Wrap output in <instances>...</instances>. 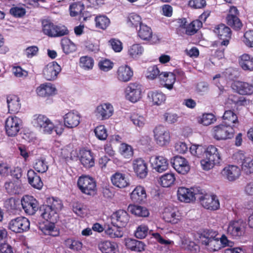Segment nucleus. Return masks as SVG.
<instances>
[{"mask_svg":"<svg viewBox=\"0 0 253 253\" xmlns=\"http://www.w3.org/2000/svg\"><path fill=\"white\" fill-rule=\"evenodd\" d=\"M47 205H44L41 208V216L46 220L51 222L56 221L58 213L62 208L61 201L53 197L47 199Z\"/></svg>","mask_w":253,"mask_h":253,"instance_id":"1","label":"nucleus"},{"mask_svg":"<svg viewBox=\"0 0 253 253\" xmlns=\"http://www.w3.org/2000/svg\"><path fill=\"white\" fill-rule=\"evenodd\" d=\"M41 23L42 32L49 37H60L69 34V30L66 26L57 25L49 19H43Z\"/></svg>","mask_w":253,"mask_h":253,"instance_id":"2","label":"nucleus"},{"mask_svg":"<svg viewBox=\"0 0 253 253\" xmlns=\"http://www.w3.org/2000/svg\"><path fill=\"white\" fill-rule=\"evenodd\" d=\"M217 235V232L212 230L205 231L201 235V242L206 250L210 252H216L221 249Z\"/></svg>","mask_w":253,"mask_h":253,"instance_id":"3","label":"nucleus"},{"mask_svg":"<svg viewBox=\"0 0 253 253\" xmlns=\"http://www.w3.org/2000/svg\"><path fill=\"white\" fill-rule=\"evenodd\" d=\"M197 199L200 201L202 206L211 211L218 210L220 207L219 200L216 195L207 193L206 191L200 189L199 195L197 194Z\"/></svg>","mask_w":253,"mask_h":253,"instance_id":"4","label":"nucleus"},{"mask_svg":"<svg viewBox=\"0 0 253 253\" xmlns=\"http://www.w3.org/2000/svg\"><path fill=\"white\" fill-rule=\"evenodd\" d=\"M32 123L35 127L44 134H51L54 126L46 116L36 114L33 116Z\"/></svg>","mask_w":253,"mask_h":253,"instance_id":"5","label":"nucleus"},{"mask_svg":"<svg viewBox=\"0 0 253 253\" xmlns=\"http://www.w3.org/2000/svg\"><path fill=\"white\" fill-rule=\"evenodd\" d=\"M78 186L81 191L86 195L94 196L97 188L95 180L88 175H82L78 180Z\"/></svg>","mask_w":253,"mask_h":253,"instance_id":"6","label":"nucleus"},{"mask_svg":"<svg viewBox=\"0 0 253 253\" xmlns=\"http://www.w3.org/2000/svg\"><path fill=\"white\" fill-rule=\"evenodd\" d=\"M234 128L232 126L221 124L213 128L212 135L216 140H226L232 138L234 136Z\"/></svg>","mask_w":253,"mask_h":253,"instance_id":"7","label":"nucleus"},{"mask_svg":"<svg viewBox=\"0 0 253 253\" xmlns=\"http://www.w3.org/2000/svg\"><path fill=\"white\" fill-rule=\"evenodd\" d=\"M239 15L237 8L235 6H231L226 17V24L235 31H239L243 27L242 22L239 17Z\"/></svg>","mask_w":253,"mask_h":253,"instance_id":"8","label":"nucleus"},{"mask_svg":"<svg viewBox=\"0 0 253 253\" xmlns=\"http://www.w3.org/2000/svg\"><path fill=\"white\" fill-rule=\"evenodd\" d=\"M234 159L241 164L242 170L247 174L253 173V158L246 156L241 151L236 152L233 155Z\"/></svg>","mask_w":253,"mask_h":253,"instance_id":"9","label":"nucleus"},{"mask_svg":"<svg viewBox=\"0 0 253 253\" xmlns=\"http://www.w3.org/2000/svg\"><path fill=\"white\" fill-rule=\"evenodd\" d=\"M201 188L188 189L184 187H179L177 191L178 200L182 202L189 203L197 199V194L199 195Z\"/></svg>","mask_w":253,"mask_h":253,"instance_id":"10","label":"nucleus"},{"mask_svg":"<svg viewBox=\"0 0 253 253\" xmlns=\"http://www.w3.org/2000/svg\"><path fill=\"white\" fill-rule=\"evenodd\" d=\"M8 228L15 233H23L30 228V221L26 217L20 216L11 219L8 223Z\"/></svg>","mask_w":253,"mask_h":253,"instance_id":"11","label":"nucleus"},{"mask_svg":"<svg viewBox=\"0 0 253 253\" xmlns=\"http://www.w3.org/2000/svg\"><path fill=\"white\" fill-rule=\"evenodd\" d=\"M245 229V224L243 220H233L228 223L227 233L233 238H238L244 234Z\"/></svg>","mask_w":253,"mask_h":253,"instance_id":"12","label":"nucleus"},{"mask_svg":"<svg viewBox=\"0 0 253 253\" xmlns=\"http://www.w3.org/2000/svg\"><path fill=\"white\" fill-rule=\"evenodd\" d=\"M213 32L217 37L222 40L220 45L224 46L228 45L232 35L231 30L228 26L224 24H219L215 26Z\"/></svg>","mask_w":253,"mask_h":253,"instance_id":"13","label":"nucleus"},{"mask_svg":"<svg viewBox=\"0 0 253 253\" xmlns=\"http://www.w3.org/2000/svg\"><path fill=\"white\" fill-rule=\"evenodd\" d=\"M22 121L16 116H10L5 121V129L6 134L9 136H15L19 131Z\"/></svg>","mask_w":253,"mask_h":253,"instance_id":"14","label":"nucleus"},{"mask_svg":"<svg viewBox=\"0 0 253 253\" xmlns=\"http://www.w3.org/2000/svg\"><path fill=\"white\" fill-rule=\"evenodd\" d=\"M142 87L139 84L130 83L126 89V97L132 102H136L142 96Z\"/></svg>","mask_w":253,"mask_h":253,"instance_id":"15","label":"nucleus"},{"mask_svg":"<svg viewBox=\"0 0 253 253\" xmlns=\"http://www.w3.org/2000/svg\"><path fill=\"white\" fill-rule=\"evenodd\" d=\"M154 138L156 143L163 146L169 144L170 140L169 131L163 126H158L154 129Z\"/></svg>","mask_w":253,"mask_h":253,"instance_id":"16","label":"nucleus"},{"mask_svg":"<svg viewBox=\"0 0 253 253\" xmlns=\"http://www.w3.org/2000/svg\"><path fill=\"white\" fill-rule=\"evenodd\" d=\"M21 205L25 212L29 215L34 214L39 209L38 201L31 196H24L21 200Z\"/></svg>","mask_w":253,"mask_h":253,"instance_id":"17","label":"nucleus"},{"mask_svg":"<svg viewBox=\"0 0 253 253\" xmlns=\"http://www.w3.org/2000/svg\"><path fill=\"white\" fill-rule=\"evenodd\" d=\"M129 219V217L128 213L124 210H119L113 213L111 216L112 224L122 228L126 225Z\"/></svg>","mask_w":253,"mask_h":253,"instance_id":"18","label":"nucleus"},{"mask_svg":"<svg viewBox=\"0 0 253 253\" xmlns=\"http://www.w3.org/2000/svg\"><path fill=\"white\" fill-rule=\"evenodd\" d=\"M95 113L96 116L101 120H107L113 114L114 108L110 103H103L97 106Z\"/></svg>","mask_w":253,"mask_h":253,"instance_id":"19","label":"nucleus"},{"mask_svg":"<svg viewBox=\"0 0 253 253\" xmlns=\"http://www.w3.org/2000/svg\"><path fill=\"white\" fill-rule=\"evenodd\" d=\"M171 164L173 168L179 173L185 174L190 170V166L188 161L182 157H174L172 161H171Z\"/></svg>","mask_w":253,"mask_h":253,"instance_id":"20","label":"nucleus"},{"mask_svg":"<svg viewBox=\"0 0 253 253\" xmlns=\"http://www.w3.org/2000/svg\"><path fill=\"white\" fill-rule=\"evenodd\" d=\"M117 78L121 82H127L130 80L133 76L132 69L127 64H121L118 68Z\"/></svg>","mask_w":253,"mask_h":253,"instance_id":"21","label":"nucleus"},{"mask_svg":"<svg viewBox=\"0 0 253 253\" xmlns=\"http://www.w3.org/2000/svg\"><path fill=\"white\" fill-rule=\"evenodd\" d=\"M80 115L77 112L70 111L64 116V124L65 127L72 128L77 126L80 122Z\"/></svg>","mask_w":253,"mask_h":253,"instance_id":"22","label":"nucleus"},{"mask_svg":"<svg viewBox=\"0 0 253 253\" xmlns=\"http://www.w3.org/2000/svg\"><path fill=\"white\" fill-rule=\"evenodd\" d=\"M150 162L153 169L159 172H162L168 168V162L163 156H152Z\"/></svg>","mask_w":253,"mask_h":253,"instance_id":"23","label":"nucleus"},{"mask_svg":"<svg viewBox=\"0 0 253 253\" xmlns=\"http://www.w3.org/2000/svg\"><path fill=\"white\" fill-rule=\"evenodd\" d=\"M132 167L134 172L139 178H144L147 175V165L143 159L138 158L134 160L132 162Z\"/></svg>","mask_w":253,"mask_h":253,"instance_id":"24","label":"nucleus"},{"mask_svg":"<svg viewBox=\"0 0 253 253\" xmlns=\"http://www.w3.org/2000/svg\"><path fill=\"white\" fill-rule=\"evenodd\" d=\"M61 70L59 64H47L43 70V75L47 80L52 81L56 79Z\"/></svg>","mask_w":253,"mask_h":253,"instance_id":"25","label":"nucleus"},{"mask_svg":"<svg viewBox=\"0 0 253 253\" xmlns=\"http://www.w3.org/2000/svg\"><path fill=\"white\" fill-rule=\"evenodd\" d=\"M163 218L168 222L176 224L182 219V215L176 209L166 208L163 213Z\"/></svg>","mask_w":253,"mask_h":253,"instance_id":"26","label":"nucleus"},{"mask_svg":"<svg viewBox=\"0 0 253 253\" xmlns=\"http://www.w3.org/2000/svg\"><path fill=\"white\" fill-rule=\"evenodd\" d=\"M79 155L80 162L84 167L90 168L94 165L93 154L90 150L82 149Z\"/></svg>","mask_w":253,"mask_h":253,"instance_id":"27","label":"nucleus"},{"mask_svg":"<svg viewBox=\"0 0 253 253\" xmlns=\"http://www.w3.org/2000/svg\"><path fill=\"white\" fill-rule=\"evenodd\" d=\"M147 98L152 105L156 106L162 105L166 100L165 94L157 90L149 91L147 93Z\"/></svg>","mask_w":253,"mask_h":253,"instance_id":"28","label":"nucleus"},{"mask_svg":"<svg viewBox=\"0 0 253 253\" xmlns=\"http://www.w3.org/2000/svg\"><path fill=\"white\" fill-rule=\"evenodd\" d=\"M232 87L240 94H251L253 92V86L247 83L235 81L232 84Z\"/></svg>","mask_w":253,"mask_h":253,"instance_id":"29","label":"nucleus"},{"mask_svg":"<svg viewBox=\"0 0 253 253\" xmlns=\"http://www.w3.org/2000/svg\"><path fill=\"white\" fill-rule=\"evenodd\" d=\"M36 91L38 95L42 97H48L56 93V89L51 83H44L37 88Z\"/></svg>","mask_w":253,"mask_h":253,"instance_id":"30","label":"nucleus"},{"mask_svg":"<svg viewBox=\"0 0 253 253\" xmlns=\"http://www.w3.org/2000/svg\"><path fill=\"white\" fill-rule=\"evenodd\" d=\"M84 5L81 1H77L72 3L69 6L70 15L72 17L80 16L83 17L84 20L85 21L87 17L84 16L83 11L84 9Z\"/></svg>","mask_w":253,"mask_h":253,"instance_id":"31","label":"nucleus"},{"mask_svg":"<svg viewBox=\"0 0 253 253\" xmlns=\"http://www.w3.org/2000/svg\"><path fill=\"white\" fill-rule=\"evenodd\" d=\"M111 180L113 185L120 188H123L129 184L128 179L126 174L117 172L111 177Z\"/></svg>","mask_w":253,"mask_h":253,"instance_id":"32","label":"nucleus"},{"mask_svg":"<svg viewBox=\"0 0 253 253\" xmlns=\"http://www.w3.org/2000/svg\"><path fill=\"white\" fill-rule=\"evenodd\" d=\"M159 79L162 83H164V86L169 90L173 88V84L176 80L175 75L172 72H164L159 75Z\"/></svg>","mask_w":253,"mask_h":253,"instance_id":"33","label":"nucleus"},{"mask_svg":"<svg viewBox=\"0 0 253 253\" xmlns=\"http://www.w3.org/2000/svg\"><path fill=\"white\" fill-rule=\"evenodd\" d=\"M130 198L134 203L144 202L147 198V194L145 188L141 186H136L130 194Z\"/></svg>","mask_w":253,"mask_h":253,"instance_id":"34","label":"nucleus"},{"mask_svg":"<svg viewBox=\"0 0 253 253\" xmlns=\"http://www.w3.org/2000/svg\"><path fill=\"white\" fill-rule=\"evenodd\" d=\"M240 169L234 165L228 166L223 170V174L229 181H232L238 179L240 175Z\"/></svg>","mask_w":253,"mask_h":253,"instance_id":"35","label":"nucleus"},{"mask_svg":"<svg viewBox=\"0 0 253 253\" xmlns=\"http://www.w3.org/2000/svg\"><path fill=\"white\" fill-rule=\"evenodd\" d=\"M98 248L102 253H116L117 244L109 241H101L98 244Z\"/></svg>","mask_w":253,"mask_h":253,"instance_id":"36","label":"nucleus"},{"mask_svg":"<svg viewBox=\"0 0 253 253\" xmlns=\"http://www.w3.org/2000/svg\"><path fill=\"white\" fill-rule=\"evenodd\" d=\"M137 35L141 40L149 41L152 38L153 32L151 27L143 23L140 25Z\"/></svg>","mask_w":253,"mask_h":253,"instance_id":"37","label":"nucleus"},{"mask_svg":"<svg viewBox=\"0 0 253 253\" xmlns=\"http://www.w3.org/2000/svg\"><path fill=\"white\" fill-rule=\"evenodd\" d=\"M125 245L132 251L140 252L145 249V245L142 242L131 238L125 240Z\"/></svg>","mask_w":253,"mask_h":253,"instance_id":"38","label":"nucleus"},{"mask_svg":"<svg viewBox=\"0 0 253 253\" xmlns=\"http://www.w3.org/2000/svg\"><path fill=\"white\" fill-rule=\"evenodd\" d=\"M27 176L29 183L34 188L40 189L43 186V183L40 176L32 169L28 170Z\"/></svg>","mask_w":253,"mask_h":253,"instance_id":"39","label":"nucleus"},{"mask_svg":"<svg viewBox=\"0 0 253 253\" xmlns=\"http://www.w3.org/2000/svg\"><path fill=\"white\" fill-rule=\"evenodd\" d=\"M7 104L8 111L10 113H17L20 108L19 99L16 96H8L7 97Z\"/></svg>","mask_w":253,"mask_h":253,"instance_id":"40","label":"nucleus"},{"mask_svg":"<svg viewBox=\"0 0 253 253\" xmlns=\"http://www.w3.org/2000/svg\"><path fill=\"white\" fill-rule=\"evenodd\" d=\"M203 26V23L200 20H195L188 24L184 31H182L183 34L188 36H192L195 34Z\"/></svg>","mask_w":253,"mask_h":253,"instance_id":"41","label":"nucleus"},{"mask_svg":"<svg viewBox=\"0 0 253 253\" xmlns=\"http://www.w3.org/2000/svg\"><path fill=\"white\" fill-rule=\"evenodd\" d=\"M105 232L108 236L112 238H121L124 235V231L122 227L113 225V226L108 225L105 226Z\"/></svg>","mask_w":253,"mask_h":253,"instance_id":"42","label":"nucleus"},{"mask_svg":"<svg viewBox=\"0 0 253 253\" xmlns=\"http://www.w3.org/2000/svg\"><path fill=\"white\" fill-rule=\"evenodd\" d=\"M53 222L50 221L40 226L41 230L44 234L53 237L58 236L59 235V231L56 228Z\"/></svg>","mask_w":253,"mask_h":253,"instance_id":"43","label":"nucleus"},{"mask_svg":"<svg viewBox=\"0 0 253 253\" xmlns=\"http://www.w3.org/2000/svg\"><path fill=\"white\" fill-rule=\"evenodd\" d=\"M204 156L208 158H211L216 161V162L219 163L221 159L218 149L213 145H210L207 148H205Z\"/></svg>","mask_w":253,"mask_h":253,"instance_id":"44","label":"nucleus"},{"mask_svg":"<svg viewBox=\"0 0 253 253\" xmlns=\"http://www.w3.org/2000/svg\"><path fill=\"white\" fill-rule=\"evenodd\" d=\"M127 210L132 214L138 216L146 217L149 214V212L146 208L139 206L130 205Z\"/></svg>","mask_w":253,"mask_h":253,"instance_id":"45","label":"nucleus"},{"mask_svg":"<svg viewBox=\"0 0 253 253\" xmlns=\"http://www.w3.org/2000/svg\"><path fill=\"white\" fill-rule=\"evenodd\" d=\"M223 119L226 125L231 126V124H233L232 126L234 127L235 126L236 124H238L237 115L231 110L225 111Z\"/></svg>","mask_w":253,"mask_h":253,"instance_id":"46","label":"nucleus"},{"mask_svg":"<svg viewBox=\"0 0 253 253\" xmlns=\"http://www.w3.org/2000/svg\"><path fill=\"white\" fill-rule=\"evenodd\" d=\"M144 48L140 44H133L128 49V54L132 58H137L143 53Z\"/></svg>","mask_w":253,"mask_h":253,"instance_id":"47","label":"nucleus"},{"mask_svg":"<svg viewBox=\"0 0 253 253\" xmlns=\"http://www.w3.org/2000/svg\"><path fill=\"white\" fill-rule=\"evenodd\" d=\"M96 28L102 30L106 29L110 24V20L104 15H100L95 17L94 19Z\"/></svg>","mask_w":253,"mask_h":253,"instance_id":"48","label":"nucleus"},{"mask_svg":"<svg viewBox=\"0 0 253 253\" xmlns=\"http://www.w3.org/2000/svg\"><path fill=\"white\" fill-rule=\"evenodd\" d=\"M65 245L70 249L78 251L83 248V243L81 241L74 238H68L64 241Z\"/></svg>","mask_w":253,"mask_h":253,"instance_id":"49","label":"nucleus"},{"mask_svg":"<svg viewBox=\"0 0 253 253\" xmlns=\"http://www.w3.org/2000/svg\"><path fill=\"white\" fill-rule=\"evenodd\" d=\"M163 118L167 124H173L178 121L179 117L175 113L167 111L163 114Z\"/></svg>","mask_w":253,"mask_h":253,"instance_id":"50","label":"nucleus"},{"mask_svg":"<svg viewBox=\"0 0 253 253\" xmlns=\"http://www.w3.org/2000/svg\"><path fill=\"white\" fill-rule=\"evenodd\" d=\"M181 242L183 247L186 249L195 252L199 250V247L188 238L184 237L181 239Z\"/></svg>","mask_w":253,"mask_h":253,"instance_id":"51","label":"nucleus"},{"mask_svg":"<svg viewBox=\"0 0 253 253\" xmlns=\"http://www.w3.org/2000/svg\"><path fill=\"white\" fill-rule=\"evenodd\" d=\"M175 180L173 173H167L162 176L160 178L161 183L164 187H169L173 184Z\"/></svg>","mask_w":253,"mask_h":253,"instance_id":"52","label":"nucleus"},{"mask_svg":"<svg viewBox=\"0 0 253 253\" xmlns=\"http://www.w3.org/2000/svg\"><path fill=\"white\" fill-rule=\"evenodd\" d=\"M202 158L200 161V164L202 168L205 170H209L213 168L215 165L219 163L211 158H208L205 156Z\"/></svg>","mask_w":253,"mask_h":253,"instance_id":"53","label":"nucleus"},{"mask_svg":"<svg viewBox=\"0 0 253 253\" xmlns=\"http://www.w3.org/2000/svg\"><path fill=\"white\" fill-rule=\"evenodd\" d=\"M127 23L131 26L136 28L142 23L141 17L138 14L132 13L129 15L127 18Z\"/></svg>","mask_w":253,"mask_h":253,"instance_id":"54","label":"nucleus"},{"mask_svg":"<svg viewBox=\"0 0 253 253\" xmlns=\"http://www.w3.org/2000/svg\"><path fill=\"white\" fill-rule=\"evenodd\" d=\"M215 121V117L211 113L204 114L198 119V122L200 124L206 126L211 125Z\"/></svg>","mask_w":253,"mask_h":253,"instance_id":"55","label":"nucleus"},{"mask_svg":"<svg viewBox=\"0 0 253 253\" xmlns=\"http://www.w3.org/2000/svg\"><path fill=\"white\" fill-rule=\"evenodd\" d=\"M34 168L38 172L44 173L47 171L48 167L45 160L41 159L36 161L34 164Z\"/></svg>","mask_w":253,"mask_h":253,"instance_id":"56","label":"nucleus"},{"mask_svg":"<svg viewBox=\"0 0 253 253\" xmlns=\"http://www.w3.org/2000/svg\"><path fill=\"white\" fill-rule=\"evenodd\" d=\"M120 152L121 155L126 159L131 158L133 154L131 146L125 143H123L121 145Z\"/></svg>","mask_w":253,"mask_h":253,"instance_id":"57","label":"nucleus"},{"mask_svg":"<svg viewBox=\"0 0 253 253\" xmlns=\"http://www.w3.org/2000/svg\"><path fill=\"white\" fill-rule=\"evenodd\" d=\"M191 154L198 158H202L204 156L205 148L201 145H192L190 147Z\"/></svg>","mask_w":253,"mask_h":253,"instance_id":"58","label":"nucleus"},{"mask_svg":"<svg viewBox=\"0 0 253 253\" xmlns=\"http://www.w3.org/2000/svg\"><path fill=\"white\" fill-rule=\"evenodd\" d=\"M160 71L156 65L150 66L147 70L146 77L150 80H154L160 75Z\"/></svg>","mask_w":253,"mask_h":253,"instance_id":"59","label":"nucleus"},{"mask_svg":"<svg viewBox=\"0 0 253 253\" xmlns=\"http://www.w3.org/2000/svg\"><path fill=\"white\" fill-rule=\"evenodd\" d=\"M74 212L79 216H84L87 214L86 206L80 203H75L73 206Z\"/></svg>","mask_w":253,"mask_h":253,"instance_id":"60","label":"nucleus"},{"mask_svg":"<svg viewBox=\"0 0 253 253\" xmlns=\"http://www.w3.org/2000/svg\"><path fill=\"white\" fill-rule=\"evenodd\" d=\"M109 44L116 52H121L123 48V43L121 41L115 38H112L109 41Z\"/></svg>","mask_w":253,"mask_h":253,"instance_id":"61","label":"nucleus"},{"mask_svg":"<svg viewBox=\"0 0 253 253\" xmlns=\"http://www.w3.org/2000/svg\"><path fill=\"white\" fill-rule=\"evenodd\" d=\"M148 230V227L146 225L141 224L137 228L135 232V236L137 238L143 239L147 236Z\"/></svg>","mask_w":253,"mask_h":253,"instance_id":"62","label":"nucleus"},{"mask_svg":"<svg viewBox=\"0 0 253 253\" xmlns=\"http://www.w3.org/2000/svg\"><path fill=\"white\" fill-rule=\"evenodd\" d=\"M94 133L96 136L100 140H105L108 135L107 130L103 125L97 126L94 129Z\"/></svg>","mask_w":253,"mask_h":253,"instance_id":"63","label":"nucleus"},{"mask_svg":"<svg viewBox=\"0 0 253 253\" xmlns=\"http://www.w3.org/2000/svg\"><path fill=\"white\" fill-rule=\"evenodd\" d=\"M131 120L134 125L139 127L144 126L145 123V118L138 114H134L131 117Z\"/></svg>","mask_w":253,"mask_h":253,"instance_id":"64","label":"nucleus"}]
</instances>
